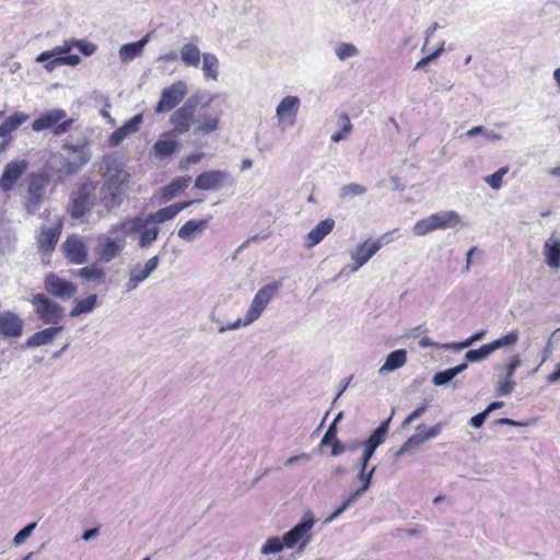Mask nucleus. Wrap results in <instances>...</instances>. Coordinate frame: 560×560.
<instances>
[{
    "mask_svg": "<svg viewBox=\"0 0 560 560\" xmlns=\"http://www.w3.org/2000/svg\"><path fill=\"white\" fill-rule=\"evenodd\" d=\"M375 470L376 466L359 467L357 477L361 482V486L352 492L357 498L360 499L370 489V487L372 486Z\"/></svg>",
    "mask_w": 560,
    "mask_h": 560,
    "instance_id": "c9c22d12",
    "label": "nucleus"
},
{
    "mask_svg": "<svg viewBox=\"0 0 560 560\" xmlns=\"http://www.w3.org/2000/svg\"><path fill=\"white\" fill-rule=\"evenodd\" d=\"M281 287V282H270L260 288L255 294L244 318L243 325L248 326L257 320Z\"/></svg>",
    "mask_w": 560,
    "mask_h": 560,
    "instance_id": "423d86ee",
    "label": "nucleus"
},
{
    "mask_svg": "<svg viewBox=\"0 0 560 560\" xmlns=\"http://www.w3.org/2000/svg\"><path fill=\"white\" fill-rule=\"evenodd\" d=\"M200 49L196 44L188 43L180 48V59L187 67L197 68L201 58Z\"/></svg>",
    "mask_w": 560,
    "mask_h": 560,
    "instance_id": "e433bc0d",
    "label": "nucleus"
},
{
    "mask_svg": "<svg viewBox=\"0 0 560 560\" xmlns=\"http://www.w3.org/2000/svg\"><path fill=\"white\" fill-rule=\"evenodd\" d=\"M407 362V351L405 349H397L392 351L384 362V364L378 369V373L381 375L387 374L389 372L396 371L399 368L404 366Z\"/></svg>",
    "mask_w": 560,
    "mask_h": 560,
    "instance_id": "bb28decb",
    "label": "nucleus"
},
{
    "mask_svg": "<svg viewBox=\"0 0 560 560\" xmlns=\"http://www.w3.org/2000/svg\"><path fill=\"white\" fill-rule=\"evenodd\" d=\"M28 118L30 116L22 112L14 113L7 117L4 121L0 124V137L3 139L10 138L11 133L26 122Z\"/></svg>",
    "mask_w": 560,
    "mask_h": 560,
    "instance_id": "c85d7f7f",
    "label": "nucleus"
},
{
    "mask_svg": "<svg viewBox=\"0 0 560 560\" xmlns=\"http://www.w3.org/2000/svg\"><path fill=\"white\" fill-rule=\"evenodd\" d=\"M78 276L86 281L103 283L105 281V271L96 265L83 267L78 270Z\"/></svg>",
    "mask_w": 560,
    "mask_h": 560,
    "instance_id": "ea45409f",
    "label": "nucleus"
},
{
    "mask_svg": "<svg viewBox=\"0 0 560 560\" xmlns=\"http://www.w3.org/2000/svg\"><path fill=\"white\" fill-rule=\"evenodd\" d=\"M508 173V167H501L495 173L485 178L486 183L492 188L498 190L502 186V178Z\"/></svg>",
    "mask_w": 560,
    "mask_h": 560,
    "instance_id": "5fc2aeb1",
    "label": "nucleus"
},
{
    "mask_svg": "<svg viewBox=\"0 0 560 560\" xmlns=\"http://www.w3.org/2000/svg\"><path fill=\"white\" fill-rule=\"evenodd\" d=\"M360 446V442H353L351 444H343L340 441H335L332 448H331V455L332 456H339L346 451H354Z\"/></svg>",
    "mask_w": 560,
    "mask_h": 560,
    "instance_id": "bf43d9fd",
    "label": "nucleus"
},
{
    "mask_svg": "<svg viewBox=\"0 0 560 560\" xmlns=\"http://www.w3.org/2000/svg\"><path fill=\"white\" fill-rule=\"evenodd\" d=\"M187 84L179 80L165 88L161 93V98L155 106V113H167L174 109L186 96Z\"/></svg>",
    "mask_w": 560,
    "mask_h": 560,
    "instance_id": "6e6552de",
    "label": "nucleus"
},
{
    "mask_svg": "<svg viewBox=\"0 0 560 560\" xmlns=\"http://www.w3.org/2000/svg\"><path fill=\"white\" fill-rule=\"evenodd\" d=\"M37 526L36 522H33L25 527H23L20 532L16 533V535L12 539V545L15 547H19L23 545L26 539L33 534Z\"/></svg>",
    "mask_w": 560,
    "mask_h": 560,
    "instance_id": "8fccbe9b",
    "label": "nucleus"
},
{
    "mask_svg": "<svg viewBox=\"0 0 560 560\" xmlns=\"http://www.w3.org/2000/svg\"><path fill=\"white\" fill-rule=\"evenodd\" d=\"M63 330V326H50L42 329L32 336L25 342L27 348H35L50 343L55 337Z\"/></svg>",
    "mask_w": 560,
    "mask_h": 560,
    "instance_id": "412c9836",
    "label": "nucleus"
},
{
    "mask_svg": "<svg viewBox=\"0 0 560 560\" xmlns=\"http://www.w3.org/2000/svg\"><path fill=\"white\" fill-rule=\"evenodd\" d=\"M522 360L520 354H515L511 358L510 362L505 364V377L513 378V375L518 366H521Z\"/></svg>",
    "mask_w": 560,
    "mask_h": 560,
    "instance_id": "680f3d73",
    "label": "nucleus"
},
{
    "mask_svg": "<svg viewBox=\"0 0 560 560\" xmlns=\"http://www.w3.org/2000/svg\"><path fill=\"white\" fill-rule=\"evenodd\" d=\"M218 68H219V60L215 57V55L210 52L202 54V70L207 78H210L212 80H218Z\"/></svg>",
    "mask_w": 560,
    "mask_h": 560,
    "instance_id": "79ce46f5",
    "label": "nucleus"
},
{
    "mask_svg": "<svg viewBox=\"0 0 560 560\" xmlns=\"http://www.w3.org/2000/svg\"><path fill=\"white\" fill-rule=\"evenodd\" d=\"M219 116H212L209 114H200L196 120L197 126L194 130V135H209L219 129Z\"/></svg>",
    "mask_w": 560,
    "mask_h": 560,
    "instance_id": "2f4dec72",
    "label": "nucleus"
},
{
    "mask_svg": "<svg viewBox=\"0 0 560 560\" xmlns=\"http://www.w3.org/2000/svg\"><path fill=\"white\" fill-rule=\"evenodd\" d=\"M486 334H487V331L485 329H481V330H478L475 334H472L466 340H464L462 342H453V343L447 345L446 347L453 348V349H465V348L470 347L472 343L483 339Z\"/></svg>",
    "mask_w": 560,
    "mask_h": 560,
    "instance_id": "3c124183",
    "label": "nucleus"
},
{
    "mask_svg": "<svg viewBox=\"0 0 560 560\" xmlns=\"http://www.w3.org/2000/svg\"><path fill=\"white\" fill-rule=\"evenodd\" d=\"M67 117L66 110L61 108H55L43 113L38 118H36L32 124V129L35 132H39L56 126L59 121Z\"/></svg>",
    "mask_w": 560,
    "mask_h": 560,
    "instance_id": "6ab92c4d",
    "label": "nucleus"
},
{
    "mask_svg": "<svg viewBox=\"0 0 560 560\" xmlns=\"http://www.w3.org/2000/svg\"><path fill=\"white\" fill-rule=\"evenodd\" d=\"M359 498H357L353 493H350L348 498L338 506L326 520L325 523H330L334 520L338 518L347 509H349L352 504H354Z\"/></svg>",
    "mask_w": 560,
    "mask_h": 560,
    "instance_id": "09e8293b",
    "label": "nucleus"
},
{
    "mask_svg": "<svg viewBox=\"0 0 560 560\" xmlns=\"http://www.w3.org/2000/svg\"><path fill=\"white\" fill-rule=\"evenodd\" d=\"M208 219L188 220L177 231V236L186 242H191L196 238V234H201L208 226Z\"/></svg>",
    "mask_w": 560,
    "mask_h": 560,
    "instance_id": "5701e85b",
    "label": "nucleus"
},
{
    "mask_svg": "<svg viewBox=\"0 0 560 560\" xmlns=\"http://www.w3.org/2000/svg\"><path fill=\"white\" fill-rule=\"evenodd\" d=\"M392 420V416L383 421L364 442H360V446H368L376 451V448L383 444L385 435L388 431V425Z\"/></svg>",
    "mask_w": 560,
    "mask_h": 560,
    "instance_id": "f704fd0d",
    "label": "nucleus"
},
{
    "mask_svg": "<svg viewBox=\"0 0 560 560\" xmlns=\"http://www.w3.org/2000/svg\"><path fill=\"white\" fill-rule=\"evenodd\" d=\"M315 524L314 516L311 512L303 514L301 521L290 530L283 534L287 548H293L299 545L298 551L302 552L312 540V528Z\"/></svg>",
    "mask_w": 560,
    "mask_h": 560,
    "instance_id": "39448f33",
    "label": "nucleus"
},
{
    "mask_svg": "<svg viewBox=\"0 0 560 560\" xmlns=\"http://www.w3.org/2000/svg\"><path fill=\"white\" fill-rule=\"evenodd\" d=\"M142 122V115L137 114L131 119L126 121L121 128L125 130L127 136H130L139 130L140 124Z\"/></svg>",
    "mask_w": 560,
    "mask_h": 560,
    "instance_id": "4d7b16f0",
    "label": "nucleus"
},
{
    "mask_svg": "<svg viewBox=\"0 0 560 560\" xmlns=\"http://www.w3.org/2000/svg\"><path fill=\"white\" fill-rule=\"evenodd\" d=\"M335 220L326 219L320 221L306 235L307 246L313 247L319 244L334 229Z\"/></svg>",
    "mask_w": 560,
    "mask_h": 560,
    "instance_id": "4be33fe9",
    "label": "nucleus"
},
{
    "mask_svg": "<svg viewBox=\"0 0 560 560\" xmlns=\"http://www.w3.org/2000/svg\"><path fill=\"white\" fill-rule=\"evenodd\" d=\"M443 429V424L441 422L436 423L435 425L431 427L430 429L425 431H420L422 433V436L424 441H429L431 439L436 438Z\"/></svg>",
    "mask_w": 560,
    "mask_h": 560,
    "instance_id": "338daca9",
    "label": "nucleus"
},
{
    "mask_svg": "<svg viewBox=\"0 0 560 560\" xmlns=\"http://www.w3.org/2000/svg\"><path fill=\"white\" fill-rule=\"evenodd\" d=\"M44 287L48 294L60 300L71 299L78 291V287L59 276L50 272L45 277Z\"/></svg>",
    "mask_w": 560,
    "mask_h": 560,
    "instance_id": "ddd939ff",
    "label": "nucleus"
},
{
    "mask_svg": "<svg viewBox=\"0 0 560 560\" xmlns=\"http://www.w3.org/2000/svg\"><path fill=\"white\" fill-rule=\"evenodd\" d=\"M97 301L96 294H91L85 299L77 301L74 307L70 311V317H77L81 314L90 313L95 308Z\"/></svg>",
    "mask_w": 560,
    "mask_h": 560,
    "instance_id": "a19ab883",
    "label": "nucleus"
},
{
    "mask_svg": "<svg viewBox=\"0 0 560 560\" xmlns=\"http://www.w3.org/2000/svg\"><path fill=\"white\" fill-rule=\"evenodd\" d=\"M454 377L455 376L452 373V370L447 369V370L440 371V372L435 373L432 377V383L435 386H443V385L448 384Z\"/></svg>",
    "mask_w": 560,
    "mask_h": 560,
    "instance_id": "6e6d98bb",
    "label": "nucleus"
},
{
    "mask_svg": "<svg viewBox=\"0 0 560 560\" xmlns=\"http://www.w3.org/2000/svg\"><path fill=\"white\" fill-rule=\"evenodd\" d=\"M74 47L78 48L79 51L84 56H92L97 49V46L91 42L85 39L71 38L65 40L63 45L61 46H56L51 50L43 51L39 54L36 57V62H43L57 55H66Z\"/></svg>",
    "mask_w": 560,
    "mask_h": 560,
    "instance_id": "1a4fd4ad",
    "label": "nucleus"
},
{
    "mask_svg": "<svg viewBox=\"0 0 560 560\" xmlns=\"http://www.w3.org/2000/svg\"><path fill=\"white\" fill-rule=\"evenodd\" d=\"M517 339H518L517 331L512 330L508 335H505L499 339H495L489 343H490L492 350L495 351L502 347L515 345Z\"/></svg>",
    "mask_w": 560,
    "mask_h": 560,
    "instance_id": "de8ad7c7",
    "label": "nucleus"
},
{
    "mask_svg": "<svg viewBox=\"0 0 560 560\" xmlns=\"http://www.w3.org/2000/svg\"><path fill=\"white\" fill-rule=\"evenodd\" d=\"M180 148L176 139H159L153 145V152L156 158L164 159L177 152Z\"/></svg>",
    "mask_w": 560,
    "mask_h": 560,
    "instance_id": "72a5a7b5",
    "label": "nucleus"
},
{
    "mask_svg": "<svg viewBox=\"0 0 560 560\" xmlns=\"http://www.w3.org/2000/svg\"><path fill=\"white\" fill-rule=\"evenodd\" d=\"M493 352L490 343L482 345L478 349H472L466 352L465 359L467 362H478L487 359Z\"/></svg>",
    "mask_w": 560,
    "mask_h": 560,
    "instance_id": "c03bdc74",
    "label": "nucleus"
},
{
    "mask_svg": "<svg viewBox=\"0 0 560 560\" xmlns=\"http://www.w3.org/2000/svg\"><path fill=\"white\" fill-rule=\"evenodd\" d=\"M434 230L435 229L433 226V222H431L430 215L417 221L412 228V232L418 236H424Z\"/></svg>",
    "mask_w": 560,
    "mask_h": 560,
    "instance_id": "603ef678",
    "label": "nucleus"
},
{
    "mask_svg": "<svg viewBox=\"0 0 560 560\" xmlns=\"http://www.w3.org/2000/svg\"><path fill=\"white\" fill-rule=\"evenodd\" d=\"M231 175L226 171L212 170L199 174L194 187L199 190H219L226 184H232Z\"/></svg>",
    "mask_w": 560,
    "mask_h": 560,
    "instance_id": "9b49d317",
    "label": "nucleus"
},
{
    "mask_svg": "<svg viewBox=\"0 0 560 560\" xmlns=\"http://www.w3.org/2000/svg\"><path fill=\"white\" fill-rule=\"evenodd\" d=\"M160 233V228L153 223H145L137 234H139V246L148 248L156 241Z\"/></svg>",
    "mask_w": 560,
    "mask_h": 560,
    "instance_id": "58836bf2",
    "label": "nucleus"
},
{
    "mask_svg": "<svg viewBox=\"0 0 560 560\" xmlns=\"http://www.w3.org/2000/svg\"><path fill=\"white\" fill-rule=\"evenodd\" d=\"M200 94H191L184 104L174 110L170 117V124L173 126L172 133L176 136L185 135L189 131L192 122L195 121V114L198 105L200 104Z\"/></svg>",
    "mask_w": 560,
    "mask_h": 560,
    "instance_id": "20e7f679",
    "label": "nucleus"
},
{
    "mask_svg": "<svg viewBox=\"0 0 560 560\" xmlns=\"http://www.w3.org/2000/svg\"><path fill=\"white\" fill-rule=\"evenodd\" d=\"M48 178L40 173H32L28 176L26 195L24 198V207L27 213H36L44 200Z\"/></svg>",
    "mask_w": 560,
    "mask_h": 560,
    "instance_id": "0eeeda50",
    "label": "nucleus"
},
{
    "mask_svg": "<svg viewBox=\"0 0 560 560\" xmlns=\"http://www.w3.org/2000/svg\"><path fill=\"white\" fill-rule=\"evenodd\" d=\"M515 385L516 383L513 378L505 377L504 381H499L495 384V393L500 397L509 396L513 392Z\"/></svg>",
    "mask_w": 560,
    "mask_h": 560,
    "instance_id": "864d4df0",
    "label": "nucleus"
},
{
    "mask_svg": "<svg viewBox=\"0 0 560 560\" xmlns=\"http://www.w3.org/2000/svg\"><path fill=\"white\" fill-rule=\"evenodd\" d=\"M335 54L339 60L343 61L350 57L359 55V49L353 44L340 43L335 48Z\"/></svg>",
    "mask_w": 560,
    "mask_h": 560,
    "instance_id": "49530a36",
    "label": "nucleus"
},
{
    "mask_svg": "<svg viewBox=\"0 0 560 560\" xmlns=\"http://www.w3.org/2000/svg\"><path fill=\"white\" fill-rule=\"evenodd\" d=\"M60 235L59 228H42L37 237L38 248L49 253L54 250Z\"/></svg>",
    "mask_w": 560,
    "mask_h": 560,
    "instance_id": "c756f323",
    "label": "nucleus"
},
{
    "mask_svg": "<svg viewBox=\"0 0 560 560\" xmlns=\"http://www.w3.org/2000/svg\"><path fill=\"white\" fill-rule=\"evenodd\" d=\"M300 106L301 101L298 96L288 95L280 101L276 108V117L282 130L295 125Z\"/></svg>",
    "mask_w": 560,
    "mask_h": 560,
    "instance_id": "9d476101",
    "label": "nucleus"
},
{
    "mask_svg": "<svg viewBox=\"0 0 560 560\" xmlns=\"http://www.w3.org/2000/svg\"><path fill=\"white\" fill-rule=\"evenodd\" d=\"M122 248L124 245L118 241L105 237L104 242L100 244L98 255L103 261L109 262L120 254Z\"/></svg>",
    "mask_w": 560,
    "mask_h": 560,
    "instance_id": "473e14b6",
    "label": "nucleus"
},
{
    "mask_svg": "<svg viewBox=\"0 0 560 560\" xmlns=\"http://www.w3.org/2000/svg\"><path fill=\"white\" fill-rule=\"evenodd\" d=\"M129 179V173L122 167L118 165L107 167L104 180L98 190V201L101 206L96 211L98 219L108 215L121 207L126 199Z\"/></svg>",
    "mask_w": 560,
    "mask_h": 560,
    "instance_id": "f257e3e1",
    "label": "nucleus"
},
{
    "mask_svg": "<svg viewBox=\"0 0 560 560\" xmlns=\"http://www.w3.org/2000/svg\"><path fill=\"white\" fill-rule=\"evenodd\" d=\"M24 320L14 312L0 313V335L7 338H19L23 332Z\"/></svg>",
    "mask_w": 560,
    "mask_h": 560,
    "instance_id": "dca6fc26",
    "label": "nucleus"
},
{
    "mask_svg": "<svg viewBox=\"0 0 560 560\" xmlns=\"http://www.w3.org/2000/svg\"><path fill=\"white\" fill-rule=\"evenodd\" d=\"M383 238L384 236L380 237L375 242H363L350 252V257L354 261L352 271H358L381 249L383 246Z\"/></svg>",
    "mask_w": 560,
    "mask_h": 560,
    "instance_id": "2eb2a0df",
    "label": "nucleus"
},
{
    "mask_svg": "<svg viewBox=\"0 0 560 560\" xmlns=\"http://www.w3.org/2000/svg\"><path fill=\"white\" fill-rule=\"evenodd\" d=\"M144 217L137 215L133 218L125 219L110 228L112 234H121L124 236H130L137 234L142 228H144Z\"/></svg>",
    "mask_w": 560,
    "mask_h": 560,
    "instance_id": "aec40b11",
    "label": "nucleus"
},
{
    "mask_svg": "<svg viewBox=\"0 0 560 560\" xmlns=\"http://www.w3.org/2000/svg\"><path fill=\"white\" fill-rule=\"evenodd\" d=\"M28 168V162L26 160H16L9 162L0 177V190L9 192L13 189L20 177Z\"/></svg>",
    "mask_w": 560,
    "mask_h": 560,
    "instance_id": "4468645a",
    "label": "nucleus"
},
{
    "mask_svg": "<svg viewBox=\"0 0 560 560\" xmlns=\"http://www.w3.org/2000/svg\"><path fill=\"white\" fill-rule=\"evenodd\" d=\"M37 318L45 325L60 326L65 307L44 293H36L30 300Z\"/></svg>",
    "mask_w": 560,
    "mask_h": 560,
    "instance_id": "7ed1b4c3",
    "label": "nucleus"
},
{
    "mask_svg": "<svg viewBox=\"0 0 560 560\" xmlns=\"http://www.w3.org/2000/svg\"><path fill=\"white\" fill-rule=\"evenodd\" d=\"M127 137V133L120 127L110 135L108 145L112 148L118 147Z\"/></svg>",
    "mask_w": 560,
    "mask_h": 560,
    "instance_id": "0e129e2a",
    "label": "nucleus"
},
{
    "mask_svg": "<svg viewBox=\"0 0 560 560\" xmlns=\"http://www.w3.org/2000/svg\"><path fill=\"white\" fill-rule=\"evenodd\" d=\"M202 154L201 153H194L188 155L185 159H182L178 163V167L180 171H187L189 165L197 164L201 161Z\"/></svg>",
    "mask_w": 560,
    "mask_h": 560,
    "instance_id": "e2e57ef3",
    "label": "nucleus"
},
{
    "mask_svg": "<svg viewBox=\"0 0 560 560\" xmlns=\"http://www.w3.org/2000/svg\"><path fill=\"white\" fill-rule=\"evenodd\" d=\"M73 121H74L73 119H71V118L67 119V117H66L65 119L59 121L56 126H54L52 133L55 136H60L62 133H66L71 128Z\"/></svg>",
    "mask_w": 560,
    "mask_h": 560,
    "instance_id": "69168bd1",
    "label": "nucleus"
},
{
    "mask_svg": "<svg viewBox=\"0 0 560 560\" xmlns=\"http://www.w3.org/2000/svg\"><path fill=\"white\" fill-rule=\"evenodd\" d=\"M366 190L368 189L365 186H363L361 184H357V183H351V184L343 185L339 189V197L342 200L351 199V198L364 195L366 192Z\"/></svg>",
    "mask_w": 560,
    "mask_h": 560,
    "instance_id": "37998d69",
    "label": "nucleus"
},
{
    "mask_svg": "<svg viewBox=\"0 0 560 560\" xmlns=\"http://www.w3.org/2000/svg\"><path fill=\"white\" fill-rule=\"evenodd\" d=\"M362 447H363V452H362L361 457L359 458L358 466L359 467H369V462L372 458V456L374 455L375 450L370 448L368 446H362Z\"/></svg>",
    "mask_w": 560,
    "mask_h": 560,
    "instance_id": "774afa93",
    "label": "nucleus"
},
{
    "mask_svg": "<svg viewBox=\"0 0 560 560\" xmlns=\"http://www.w3.org/2000/svg\"><path fill=\"white\" fill-rule=\"evenodd\" d=\"M149 34L144 35L140 40L125 44L119 48V58L124 62L132 61L139 57L149 42Z\"/></svg>",
    "mask_w": 560,
    "mask_h": 560,
    "instance_id": "cd10ccee",
    "label": "nucleus"
},
{
    "mask_svg": "<svg viewBox=\"0 0 560 560\" xmlns=\"http://www.w3.org/2000/svg\"><path fill=\"white\" fill-rule=\"evenodd\" d=\"M285 547L283 537L280 538L278 536L270 537L266 540V542L262 545L260 552L262 555H269V553H278L282 551V549Z\"/></svg>",
    "mask_w": 560,
    "mask_h": 560,
    "instance_id": "a18cd8bd",
    "label": "nucleus"
},
{
    "mask_svg": "<svg viewBox=\"0 0 560 560\" xmlns=\"http://www.w3.org/2000/svg\"><path fill=\"white\" fill-rule=\"evenodd\" d=\"M142 122V115L137 114L131 119L126 121L121 128L125 130L127 136H130L139 130L140 124Z\"/></svg>",
    "mask_w": 560,
    "mask_h": 560,
    "instance_id": "13d9d810",
    "label": "nucleus"
},
{
    "mask_svg": "<svg viewBox=\"0 0 560 560\" xmlns=\"http://www.w3.org/2000/svg\"><path fill=\"white\" fill-rule=\"evenodd\" d=\"M190 183L189 176H180L174 178L168 185L162 187L161 189V198L164 201L172 200L176 195L180 191L185 190Z\"/></svg>",
    "mask_w": 560,
    "mask_h": 560,
    "instance_id": "7c9ffc66",
    "label": "nucleus"
},
{
    "mask_svg": "<svg viewBox=\"0 0 560 560\" xmlns=\"http://www.w3.org/2000/svg\"><path fill=\"white\" fill-rule=\"evenodd\" d=\"M337 432H338L337 425H335V423H330V425L328 427L326 433L324 434V436L320 441V446H325L328 444L334 445L335 441H339L337 439Z\"/></svg>",
    "mask_w": 560,
    "mask_h": 560,
    "instance_id": "052dcab7",
    "label": "nucleus"
},
{
    "mask_svg": "<svg viewBox=\"0 0 560 560\" xmlns=\"http://www.w3.org/2000/svg\"><path fill=\"white\" fill-rule=\"evenodd\" d=\"M67 258L77 265L83 264L88 257V249L83 240L78 235H70L63 243Z\"/></svg>",
    "mask_w": 560,
    "mask_h": 560,
    "instance_id": "f3484780",
    "label": "nucleus"
},
{
    "mask_svg": "<svg viewBox=\"0 0 560 560\" xmlns=\"http://www.w3.org/2000/svg\"><path fill=\"white\" fill-rule=\"evenodd\" d=\"M435 230L454 228L460 223V215L454 210H446L430 215Z\"/></svg>",
    "mask_w": 560,
    "mask_h": 560,
    "instance_id": "a878e982",
    "label": "nucleus"
},
{
    "mask_svg": "<svg viewBox=\"0 0 560 560\" xmlns=\"http://www.w3.org/2000/svg\"><path fill=\"white\" fill-rule=\"evenodd\" d=\"M159 256H153L144 265L137 264L129 269V278L125 284L126 292L136 290L140 283L147 280L159 267Z\"/></svg>",
    "mask_w": 560,
    "mask_h": 560,
    "instance_id": "f8f14e48",
    "label": "nucleus"
},
{
    "mask_svg": "<svg viewBox=\"0 0 560 560\" xmlns=\"http://www.w3.org/2000/svg\"><path fill=\"white\" fill-rule=\"evenodd\" d=\"M544 255L546 264L555 269L560 268V238L555 233L544 244Z\"/></svg>",
    "mask_w": 560,
    "mask_h": 560,
    "instance_id": "393cba45",
    "label": "nucleus"
},
{
    "mask_svg": "<svg viewBox=\"0 0 560 560\" xmlns=\"http://www.w3.org/2000/svg\"><path fill=\"white\" fill-rule=\"evenodd\" d=\"M423 425H419L417 428L418 432L411 435L396 452L395 457L399 458L407 453L415 452L418 447H420L425 441L422 436L420 430H422Z\"/></svg>",
    "mask_w": 560,
    "mask_h": 560,
    "instance_id": "4c0bfd02",
    "label": "nucleus"
},
{
    "mask_svg": "<svg viewBox=\"0 0 560 560\" xmlns=\"http://www.w3.org/2000/svg\"><path fill=\"white\" fill-rule=\"evenodd\" d=\"M89 160L90 154L88 152H81V154L73 160L61 158L58 171L66 176H72L79 173Z\"/></svg>",
    "mask_w": 560,
    "mask_h": 560,
    "instance_id": "b1692460",
    "label": "nucleus"
},
{
    "mask_svg": "<svg viewBox=\"0 0 560 560\" xmlns=\"http://www.w3.org/2000/svg\"><path fill=\"white\" fill-rule=\"evenodd\" d=\"M195 202H197V201L189 200V201H183V202L174 203V205L167 206L165 208H162V209L158 210L156 212L150 213L147 217H144L145 223L158 224V223H163L168 220H172L180 211L190 207Z\"/></svg>",
    "mask_w": 560,
    "mask_h": 560,
    "instance_id": "a211bd4d",
    "label": "nucleus"
},
{
    "mask_svg": "<svg viewBox=\"0 0 560 560\" xmlns=\"http://www.w3.org/2000/svg\"><path fill=\"white\" fill-rule=\"evenodd\" d=\"M95 186L93 183H83L71 192L67 211L71 219L88 222L86 217L96 202Z\"/></svg>",
    "mask_w": 560,
    "mask_h": 560,
    "instance_id": "f03ea898",
    "label": "nucleus"
}]
</instances>
